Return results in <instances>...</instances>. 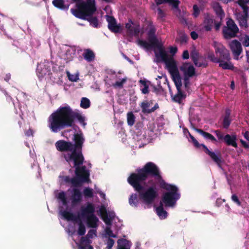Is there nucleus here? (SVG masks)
Here are the masks:
<instances>
[{"label": "nucleus", "instance_id": "obj_36", "mask_svg": "<svg viewBox=\"0 0 249 249\" xmlns=\"http://www.w3.org/2000/svg\"><path fill=\"white\" fill-rule=\"evenodd\" d=\"M186 94H171L172 100L173 102L181 104L183 100L186 97Z\"/></svg>", "mask_w": 249, "mask_h": 249}, {"label": "nucleus", "instance_id": "obj_42", "mask_svg": "<svg viewBox=\"0 0 249 249\" xmlns=\"http://www.w3.org/2000/svg\"><path fill=\"white\" fill-rule=\"evenodd\" d=\"M105 238H117V235L113 233L112 231L109 227H107L105 229Z\"/></svg>", "mask_w": 249, "mask_h": 249}, {"label": "nucleus", "instance_id": "obj_29", "mask_svg": "<svg viewBox=\"0 0 249 249\" xmlns=\"http://www.w3.org/2000/svg\"><path fill=\"white\" fill-rule=\"evenodd\" d=\"M61 215L68 221H77L79 219L78 217L76 216L73 213L66 210L62 211Z\"/></svg>", "mask_w": 249, "mask_h": 249}, {"label": "nucleus", "instance_id": "obj_12", "mask_svg": "<svg viewBox=\"0 0 249 249\" xmlns=\"http://www.w3.org/2000/svg\"><path fill=\"white\" fill-rule=\"evenodd\" d=\"M238 31V28L234 21L230 19L227 21V26L223 29V33L225 38L229 39L236 36Z\"/></svg>", "mask_w": 249, "mask_h": 249}, {"label": "nucleus", "instance_id": "obj_26", "mask_svg": "<svg viewBox=\"0 0 249 249\" xmlns=\"http://www.w3.org/2000/svg\"><path fill=\"white\" fill-rule=\"evenodd\" d=\"M155 2L157 5L169 3L170 5H172L176 10H178L179 1L178 0H155Z\"/></svg>", "mask_w": 249, "mask_h": 249}, {"label": "nucleus", "instance_id": "obj_35", "mask_svg": "<svg viewBox=\"0 0 249 249\" xmlns=\"http://www.w3.org/2000/svg\"><path fill=\"white\" fill-rule=\"evenodd\" d=\"M53 4L55 7L62 10L69 8V5H65L63 0H53Z\"/></svg>", "mask_w": 249, "mask_h": 249}, {"label": "nucleus", "instance_id": "obj_59", "mask_svg": "<svg viewBox=\"0 0 249 249\" xmlns=\"http://www.w3.org/2000/svg\"><path fill=\"white\" fill-rule=\"evenodd\" d=\"M192 142L194 146L196 148H199L200 146H202V144H200L196 139L193 141Z\"/></svg>", "mask_w": 249, "mask_h": 249}, {"label": "nucleus", "instance_id": "obj_53", "mask_svg": "<svg viewBox=\"0 0 249 249\" xmlns=\"http://www.w3.org/2000/svg\"><path fill=\"white\" fill-rule=\"evenodd\" d=\"M243 45L245 47L249 46V36L246 35L243 38Z\"/></svg>", "mask_w": 249, "mask_h": 249}, {"label": "nucleus", "instance_id": "obj_2", "mask_svg": "<svg viewBox=\"0 0 249 249\" xmlns=\"http://www.w3.org/2000/svg\"><path fill=\"white\" fill-rule=\"evenodd\" d=\"M75 120L83 126L86 125L85 117L79 110L74 111L68 105L60 107L50 115L48 126L52 132L57 133L65 128L72 127Z\"/></svg>", "mask_w": 249, "mask_h": 249}, {"label": "nucleus", "instance_id": "obj_21", "mask_svg": "<svg viewBox=\"0 0 249 249\" xmlns=\"http://www.w3.org/2000/svg\"><path fill=\"white\" fill-rule=\"evenodd\" d=\"M100 215L104 222L107 225H111V218H109L107 210L104 205H102L99 209Z\"/></svg>", "mask_w": 249, "mask_h": 249}, {"label": "nucleus", "instance_id": "obj_18", "mask_svg": "<svg viewBox=\"0 0 249 249\" xmlns=\"http://www.w3.org/2000/svg\"><path fill=\"white\" fill-rule=\"evenodd\" d=\"M152 103L151 102H143L141 104V108L142 109V112L144 114H149L151 113L157 109L159 108V107L158 103H156L154 106L150 109H149L148 107L150 106V104Z\"/></svg>", "mask_w": 249, "mask_h": 249}, {"label": "nucleus", "instance_id": "obj_1", "mask_svg": "<svg viewBox=\"0 0 249 249\" xmlns=\"http://www.w3.org/2000/svg\"><path fill=\"white\" fill-rule=\"evenodd\" d=\"M137 43L139 46L145 49H157L155 50L156 57L159 60L162 61L165 63L166 68L171 75L178 90V93H181L180 90L182 86L181 77L177 67V63L173 57L169 55L165 51L161 43L155 36H150L148 41L139 40Z\"/></svg>", "mask_w": 249, "mask_h": 249}, {"label": "nucleus", "instance_id": "obj_23", "mask_svg": "<svg viewBox=\"0 0 249 249\" xmlns=\"http://www.w3.org/2000/svg\"><path fill=\"white\" fill-rule=\"evenodd\" d=\"M213 24V19L212 17L208 16L205 17V20L201 25L202 29L206 31L211 30Z\"/></svg>", "mask_w": 249, "mask_h": 249}, {"label": "nucleus", "instance_id": "obj_49", "mask_svg": "<svg viewBox=\"0 0 249 249\" xmlns=\"http://www.w3.org/2000/svg\"><path fill=\"white\" fill-rule=\"evenodd\" d=\"M249 2V0H239L238 4L242 7L244 11H246L248 9L246 4Z\"/></svg>", "mask_w": 249, "mask_h": 249}, {"label": "nucleus", "instance_id": "obj_20", "mask_svg": "<svg viewBox=\"0 0 249 249\" xmlns=\"http://www.w3.org/2000/svg\"><path fill=\"white\" fill-rule=\"evenodd\" d=\"M125 27L127 30V32L131 35L137 36L140 32V27L136 25H134L132 21L129 20L125 24Z\"/></svg>", "mask_w": 249, "mask_h": 249}, {"label": "nucleus", "instance_id": "obj_3", "mask_svg": "<svg viewBox=\"0 0 249 249\" xmlns=\"http://www.w3.org/2000/svg\"><path fill=\"white\" fill-rule=\"evenodd\" d=\"M62 156L67 162H73L75 170L78 169L79 173L89 177V171L85 165H82L85 160L82 150L73 149L70 153H63Z\"/></svg>", "mask_w": 249, "mask_h": 249}, {"label": "nucleus", "instance_id": "obj_5", "mask_svg": "<svg viewBox=\"0 0 249 249\" xmlns=\"http://www.w3.org/2000/svg\"><path fill=\"white\" fill-rule=\"evenodd\" d=\"M213 46L215 48L216 54L219 56V66L223 69L231 70L233 64L230 61L231 57L229 51L220 43L214 41Z\"/></svg>", "mask_w": 249, "mask_h": 249}, {"label": "nucleus", "instance_id": "obj_22", "mask_svg": "<svg viewBox=\"0 0 249 249\" xmlns=\"http://www.w3.org/2000/svg\"><path fill=\"white\" fill-rule=\"evenodd\" d=\"M82 198V194L77 188H73L71 196V202L73 205L80 203Z\"/></svg>", "mask_w": 249, "mask_h": 249}, {"label": "nucleus", "instance_id": "obj_50", "mask_svg": "<svg viewBox=\"0 0 249 249\" xmlns=\"http://www.w3.org/2000/svg\"><path fill=\"white\" fill-rule=\"evenodd\" d=\"M216 137H217L219 141H222L223 142L224 140V136L223 134L219 130H216L214 131Z\"/></svg>", "mask_w": 249, "mask_h": 249}, {"label": "nucleus", "instance_id": "obj_58", "mask_svg": "<svg viewBox=\"0 0 249 249\" xmlns=\"http://www.w3.org/2000/svg\"><path fill=\"white\" fill-rule=\"evenodd\" d=\"M25 134L28 137L33 136V130L32 129H29L28 130L25 131Z\"/></svg>", "mask_w": 249, "mask_h": 249}, {"label": "nucleus", "instance_id": "obj_38", "mask_svg": "<svg viewBox=\"0 0 249 249\" xmlns=\"http://www.w3.org/2000/svg\"><path fill=\"white\" fill-rule=\"evenodd\" d=\"M83 57L87 61L90 62L94 59L95 55L92 51L87 50L83 53Z\"/></svg>", "mask_w": 249, "mask_h": 249}, {"label": "nucleus", "instance_id": "obj_45", "mask_svg": "<svg viewBox=\"0 0 249 249\" xmlns=\"http://www.w3.org/2000/svg\"><path fill=\"white\" fill-rule=\"evenodd\" d=\"M83 194L86 197L92 198L93 197V193L92 189L86 188L83 190Z\"/></svg>", "mask_w": 249, "mask_h": 249}, {"label": "nucleus", "instance_id": "obj_6", "mask_svg": "<svg viewBox=\"0 0 249 249\" xmlns=\"http://www.w3.org/2000/svg\"><path fill=\"white\" fill-rule=\"evenodd\" d=\"M95 206L93 204L88 202L86 206H82L80 208V215L83 218L86 219L88 227L96 228L98 226L99 219L94 214Z\"/></svg>", "mask_w": 249, "mask_h": 249}, {"label": "nucleus", "instance_id": "obj_54", "mask_svg": "<svg viewBox=\"0 0 249 249\" xmlns=\"http://www.w3.org/2000/svg\"><path fill=\"white\" fill-rule=\"evenodd\" d=\"M58 198L61 199V200H65V199L66 198V196L64 192H62L59 193Z\"/></svg>", "mask_w": 249, "mask_h": 249}, {"label": "nucleus", "instance_id": "obj_52", "mask_svg": "<svg viewBox=\"0 0 249 249\" xmlns=\"http://www.w3.org/2000/svg\"><path fill=\"white\" fill-rule=\"evenodd\" d=\"M193 15L194 17H197L200 13V10L196 5L193 6Z\"/></svg>", "mask_w": 249, "mask_h": 249}, {"label": "nucleus", "instance_id": "obj_48", "mask_svg": "<svg viewBox=\"0 0 249 249\" xmlns=\"http://www.w3.org/2000/svg\"><path fill=\"white\" fill-rule=\"evenodd\" d=\"M232 201L236 203L238 206H241V202L240 201L238 196L236 194H233L231 196Z\"/></svg>", "mask_w": 249, "mask_h": 249}, {"label": "nucleus", "instance_id": "obj_10", "mask_svg": "<svg viewBox=\"0 0 249 249\" xmlns=\"http://www.w3.org/2000/svg\"><path fill=\"white\" fill-rule=\"evenodd\" d=\"M137 192L140 198L147 205L151 204L158 196L156 188L152 186L148 187L145 191L143 190Z\"/></svg>", "mask_w": 249, "mask_h": 249}, {"label": "nucleus", "instance_id": "obj_51", "mask_svg": "<svg viewBox=\"0 0 249 249\" xmlns=\"http://www.w3.org/2000/svg\"><path fill=\"white\" fill-rule=\"evenodd\" d=\"M208 58L213 62L217 63L218 61H219V58L215 57L213 53H209L208 54Z\"/></svg>", "mask_w": 249, "mask_h": 249}, {"label": "nucleus", "instance_id": "obj_57", "mask_svg": "<svg viewBox=\"0 0 249 249\" xmlns=\"http://www.w3.org/2000/svg\"><path fill=\"white\" fill-rule=\"evenodd\" d=\"M189 57V54L188 51L185 50L183 52L182 58L185 59H188Z\"/></svg>", "mask_w": 249, "mask_h": 249}, {"label": "nucleus", "instance_id": "obj_44", "mask_svg": "<svg viewBox=\"0 0 249 249\" xmlns=\"http://www.w3.org/2000/svg\"><path fill=\"white\" fill-rule=\"evenodd\" d=\"M69 79L72 82H76L79 79V73H71L69 71L67 72Z\"/></svg>", "mask_w": 249, "mask_h": 249}, {"label": "nucleus", "instance_id": "obj_16", "mask_svg": "<svg viewBox=\"0 0 249 249\" xmlns=\"http://www.w3.org/2000/svg\"><path fill=\"white\" fill-rule=\"evenodd\" d=\"M230 48L233 54L234 58L238 59V56L242 52L241 43L236 40H232L230 43Z\"/></svg>", "mask_w": 249, "mask_h": 249}, {"label": "nucleus", "instance_id": "obj_46", "mask_svg": "<svg viewBox=\"0 0 249 249\" xmlns=\"http://www.w3.org/2000/svg\"><path fill=\"white\" fill-rule=\"evenodd\" d=\"M105 243L107 245L106 249H112L114 245L115 241L111 238H107V239L105 241Z\"/></svg>", "mask_w": 249, "mask_h": 249}, {"label": "nucleus", "instance_id": "obj_17", "mask_svg": "<svg viewBox=\"0 0 249 249\" xmlns=\"http://www.w3.org/2000/svg\"><path fill=\"white\" fill-rule=\"evenodd\" d=\"M106 19L108 22V27L112 32L118 33L121 30L120 24H117L115 19L112 17L107 16Z\"/></svg>", "mask_w": 249, "mask_h": 249}, {"label": "nucleus", "instance_id": "obj_43", "mask_svg": "<svg viewBox=\"0 0 249 249\" xmlns=\"http://www.w3.org/2000/svg\"><path fill=\"white\" fill-rule=\"evenodd\" d=\"M86 228L84 224L80 220L78 223V229L77 231V233L79 235L83 236L85 234Z\"/></svg>", "mask_w": 249, "mask_h": 249}, {"label": "nucleus", "instance_id": "obj_34", "mask_svg": "<svg viewBox=\"0 0 249 249\" xmlns=\"http://www.w3.org/2000/svg\"><path fill=\"white\" fill-rule=\"evenodd\" d=\"M213 7L217 15L220 17L221 19L224 17V13L219 3L215 2L213 4Z\"/></svg>", "mask_w": 249, "mask_h": 249}, {"label": "nucleus", "instance_id": "obj_13", "mask_svg": "<svg viewBox=\"0 0 249 249\" xmlns=\"http://www.w3.org/2000/svg\"><path fill=\"white\" fill-rule=\"evenodd\" d=\"M56 149L60 152H71L73 149L72 143L71 142L61 140L57 141L55 143Z\"/></svg>", "mask_w": 249, "mask_h": 249}, {"label": "nucleus", "instance_id": "obj_33", "mask_svg": "<svg viewBox=\"0 0 249 249\" xmlns=\"http://www.w3.org/2000/svg\"><path fill=\"white\" fill-rule=\"evenodd\" d=\"M244 15L240 16L238 17V20L239 21L240 25L244 28H247L248 26L247 24V10L244 11Z\"/></svg>", "mask_w": 249, "mask_h": 249}, {"label": "nucleus", "instance_id": "obj_41", "mask_svg": "<svg viewBox=\"0 0 249 249\" xmlns=\"http://www.w3.org/2000/svg\"><path fill=\"white\" fill-rule=\"evenodd\" d=\"M90 103L89 100L86 97H83L81 99L80 107L85 109H87L90 107Z\"/></svg>", "mask_w": 249, "mask_h": 249}, {"label": "nucleus", "instance_id": "obj_9", "mask_svg": "<svg viewBox=\"0 0 249 249\" xmlns=\"http://www.w3.org/2000/svg\"><path fill=\"white\" fill-rule=\"evenodd\" d=\"M140 169L147 178L151 177L158 180H162L160 169L154 162H148Z\"/></svg>", "mask_w": 249, "mask_h": 249}, {"label": "nucleus", "instance_id": "obj_61", "mask_svg": "<svg viewBox=\"0 0 249 249\" xmlns=\"http://www.w3.org/2000/svg\"><path fill=\"white\" fill-rule=\"evenodd\" d=\"M191 36L193 39H196L198 37V35L195 32H192L191 33Z\"/></svg>", "mask_w": 249, "mask_h": 249}, {"label": "nucleus", "instance_id": "obj_24", "mask_svg": "<svg viewBox=\"0 0 249 249\" xmlns=\"http://www.w3.org/2000/svg\"><path fill=\"white\" fill-rule=\"evenodd\" d=\"M195 130L199 134L202 135L205 139L209 140L212 142H217L216 139L214 138L213 136L210 133L205 132L202 129L195 128Z\"/></svg>", "mask_w": 249, "mask_h": 249}, {"label": "nucleus", "instance_id": "obj_25", "mask_svg": "<svg viewBox=\"0 0 249 249\" xmlns=\"http://www.w3.org/2000/svg\"><path fill=\"white\" fill-rule=\"evenodd\" d=\"M231 110L226 109L225 110V114L223 118L222 122V126L223 128L227 129L231 123V120L230 119Z\"/></svg>", "mask_w": 249, "mask_h": 249}, {"label": "nucleus", "instance_id": "obj_19", "mask_svg": "<svg viewBox=\"0 0 249 249\" xmlns=\"http://www.w3.org/2000/svg\"><path fill=\"white\" fill-rule=\"evenodd\" d=\"M236 141L237 136L236 135L226 134L224 136L223 142H225L227 145L232 146L235 148H237L238 146Z\"/></svg>", "mask_w": 249, "mask_h": 249}, {"label": "nucleus", "instance_id": "obj_28", "mask_svg": "<svg viewBox=\"0 0 249 249\" xmlns=\"http://www.w3.org/2000/svg\"><path fill=\"white\" fill-rule=\"evenodd\" d=\"M157 215L160 219H165L167 216V213L164 210L163 204L162 202H160L159 206L156 208Z\"/></svg>", "mask_w": 249, "mask_h": 249}, {"label": "nucleus", "instance_id": "obj_4", "mask_svg": "<svg viewBox=\"0 0 249 249\" xmlns=\"http://www.w3.org/2000/svg\"><path fill=\"white\" fill-rule=\"evenodd\" d=\"M160 186L161 188L168 191V192L163 194L160 202H162L165 207H174L177 200L180 197L178 187L175 185L166 183L163 180L161 181Z\"/></svg>", "mask_w": 249, "mask_h": 249}, {"label": "nucleus", "instance_id": "obj_8", "mask_svg": "<svg viewBox=\"0 0 249 249\" xmlns=\"http://www.w3.org/2000/svg\"><path fill=\"white\" fill-rule=\"evenodd\" d=\"M75 176L70 178L68 176H62L64 181L66 183H71L73 187H81L83 183L89 182L90 180L89 177L78 172V169L74 171Z\"/></svg>", "mask_w": 249, "mask_h": 249}, {"label": "nucleus", "instance_id": "obj_56", "mask_svg": "<svg viewBox=\"0 0 249 249\" xmlns=\"http://www.w3.org/2000/svg\"><path fill=\"white\" fill-rule=\"evenodd\" d=\"M198 63L201 64L200 66H197L198 67H205L207 66V63L205 61V60L203 59L202 57V60H198Z\"/></svg>", "mask_w": 249, "mask_h": 249}, {"label": "nucleus", "instance_id": "obj_11", "mask_svg": "<svg viewBox=\"0 0 249 249\" xmlns=\"http://www.w3.org/2000/svg\"><path fill=\"white\" fill-rule=\"evenodd\" d=\"M180 70L183 74L184 85L187 87L189 83V78L195 75V68L190 63H184L180 67Z\"/></svg>", "mask_w": 249, "mask_h": 249}, {"label": "nucleus", "instance_id": "obj_55", "mask_svg": "<svg viewBox=\"0 0 249 249\" xmlns=\"http://www.w3.org/2000/svg\"><path fill=\"white\" fill-rule=\"evenodd\" d=\"M158 15L160 18H162L164 17V13L160 8L158 9Z\"/></svg>", "mask_w": 249, "mask_h": 249}, {"label": "nucleus", "instance_id": "obj_14", "mask_svg": "<svg viewBox=\"0 0 249 249\" xmlns=\"http://www.w3.org/2000/svg\"><path fill=\"white\" fill-rule=\"evenodd\" d=\"M202 147L204 148L205 153L208 155L211 159L216 163L218 165H220L222 162V158L221 153L219 152H216V153L211 151L204 144H201Z\"/></svg>", "mask_w": 249, "mask_h": 249}, {"label": "nucleus", "instance_id": "obj_27", "mask_svg": "<svg viewBox=\"0 0 249 249\" xmlns=\"http://www.w3.org/2000/svg\"><path fill=\"white\" fill-rule=\"evenodd\" d=\"M94 235L96 236V230H90L87 234L85 236L82 237L80 239L82 240V242H86L87 244H90L92 241L90 239L92 238Z\"/></svg>", "mask_w": 249, "mask_h": 249}, {"label": "nucleus", "instance_id": "obj_63", "mask_svg": "<svg viewBox=\"0 0 249 249\" xmlns=\"http://www.w3.org/2000/svg\"><path fill=\"white\" fill-rule=\"evenodd\" d=\"M177 51V48L176 47H172L170 49V52L172 53H176Z\"/></svg>", "mask_w": 249, "mask_h": 249}, {"label": "nucleus", "instance_id": "obj_40", "mask_svg": "<svg viewBox=\"0 0 249 249\" xmlns=\"http://www.w3.org/2000/svg\"><path fill=\"white\" fill-rule=\"evenodd\" d=\"M135 116L131 111L127 113V123L129 126H132L135 122Z\"/></svg>", "mask_w": 249, "mask_h": 249}, {"label": "nucleus", "instance_id": "obj_37", "mask_svg": "<svg viewBox=\"0 0 249 249\" xmlns=\"http://www.w3.org/2000/svg\"><path fill=\"white\" fill-rule=\"evenodd\" d=\"M129 203L131 206L137 207L139 204V199L136 194H132L129 198Z\"/></svg>", "mask_w": 249, "mask_h": 249}, {"label": "nucleus", "instance_id": "obj_64", "mask_svg": "<svg viewBox=\"0 0 249 249\" xmlns=\"http://www.w3.org/2000/svg\"><path fill=\"white\" fill-rule=\"evenodd\" d=\"M245 138L249 141V131H247L244 134Z\"/></svg>", "mask_w": 249, "mask_h": 249}, {"label": "nucleus", "instance_id": "obj_62", "mask_svg": "<svg viewBox=\"0 0 249 249\" xmlns=\"http://www.w3.org/2000/svg\"><path fill=\"white\" fill-rule=\"evenodd\" d=\"M221 23L219 22H217V23H215V29L216 30H218L220 28V27L221 26Z\"/></svg>", "mask_w": 249, "mask_h": 249}, {"label": "nucleus", "instance_id": "obj_47", "mask_svg": "<svg viewBox=\"0 0 249 249\" xmlns=\"http://www.w3.org/2000/svg\"><path fill=\"white\" fill-rule=\"evenodd\" d=\"M78 249H93V248L90 244H87L86 242H82L80 239Z\"/></svg>", "mask_w": 249, "mask_h": 249}, {"label": "nucleus", "instance_id": "obj_7", "mask_svg": "<svg viewBox=\"0 0 249 249\" xmlns=\"http://www.w3.org/2000/svg\"><path fill=\"white\" fill-rule=\"evenodd\" d=\"M147 178L140 169L137 170V173H133L130 174L127 178V181L137 192L144 190L143 184Z\"/></svg>", "mask_w": 249, "mask_h": 249}, {"label": "nucleus", "instance_id": "obj_30", "mask_svg": "<svg viewBox=\"0 0 249 249\" xmlns=\"http://www.w3.org/2000/svg\"><path fill=\"white\" fill-rule=\"evenodd\" d=\"M127 77L125 76L122 78H117V80L112 84V86L115 89H121L123 88L127 80Z\"/></svg>", "mask_w": 249, "mask_h": 249}, {"label": "nucleus", "instance_id": "obj_39", "mask_svg": "<svg viewBox=\"0 0 249 249\" xmlns=\"http://www.w3.org/2000/svg\"><path fill=\"white\" fill-rule=\"evenodd\" d=\"M191 58L196 66H200L198 60H202V57L199 56L198 53L196 51H193L191 53Z\"/></svg>", "mask_w": 249, "mask_h": 249}, {"label": "nucleus", "instance_id": "obj_32", "mask_svg": "<svg viewBox=\"0 0 249 249\" xmlns=\"http://www.w3.org/2000/svg\"><path fill=\"white\" fill-rule=\"evenodd\" d=\"M118 249H130L129 242L126 239H120L117 241Z\"/></svg>", "mask_w": 249, "mask_h": 249}, {"label": "nucleus", "instance_id": "obj_60", "mask_svg": "<svg viewBox=\"0 0 249 249\" xmlns=\"http://www.w3.org/2000/svg\"><path fill=\"white\" fill-rule=\"evenodd\" d=\"M241 143L243 145V146L246 148H249V143H248L247 142L244 141L243 140H240Z\"/></svg>", "mask_w": 249, "mask_h": 249}, {"label": "nucleus", "instance_id": "obj_15", "mask_svg": "<svg viewBox=\"0 0 249 249\" xmlns=\"http://www.w3.org/2000/svg\"><path fill=\"white\" fill-rule=\"evenodd\" d=\"M73 140L74 142V143H72L73 149L82 150V147L85 141L83 134L82 133L74 134L73 135Z\"/></svg>", "mask_w": 249, "mask_h": 249}, {"label": "nucleus", "instance_id": "obj_31", "mask_svg": "<svg viewBox=\"0 0 249 249\" xmlns=\"http://www.w3.org/2000/svg\"><path fill=\"white\" fill-rule=\"evenodd\" d=\"M140 89L142 93H147L149 92V88L151 85V83L149 81L141 80L140 81Z\"/></svg>", "mask_w": 249, "mask_h": 249}]
</instances>
